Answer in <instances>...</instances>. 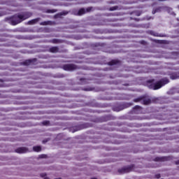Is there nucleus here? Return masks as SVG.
I'll return each instance as SVG.
<instances>
[{
    "label": "nucleus",
    "instance_id": "nucleus-1",
    "mask_svg": "<svg viewBox=\"0 0 179 179\" xmlns=\"http://www.w3.org/2000/svg\"><path fill=\"white\" fill-rule=\"evenodd\" d=\"M31 16H33V13L30 11H25L21 13L15 14L10 17H6L5 21H10V24L12 26H16V24L22 23V22L31 17Z\"/></svg>",
    "mask_w": 179,
    "mask_h": 179
},
{
    "label": "nucleus",
    "instance_id": "nucleus-2",
    "mask_svg": "<svg viewBox=\"0 0 179 179\" xmlns=\"http://www.w3.org/2000/svg\"><path fill=\"white\" fill-rule=\"evenodd\" d=\"M170 82L169 79L167 78H163L155 84L152 85L151 89H153V90H159V89H161V87H163L165 85H167Z\"/></svg>",
    "mask_w": 179,
    "mask_h": 179
},
{
    "label": "nucleus",
    "instance_id": "nucleus-3",
    "mask_svg": "<svg viewBox=\"0 0 179 179\" xmlns=\"http://www.w3.org/2000/svg\"><path fill=\"white\" fill-rule=\"evenodd\" d=\"M135 169V165H129L127 166H124L122 169L117 170L120 174H127V173H131Z\"/></svg>",
    "mask_w": 179,
    "mask_h": 179
},
{
    "label": "nucleus",
    "instance_id": "nucleus-4",
    "mask_svg": "<svg viewBox=\"0 0 179 179\" xmlns=\"http://www.w3.org/2000/svg\"><path fill=\"white\" fill-rule=\"evenodd\" d=\"M62 69H64V71H72L78 69V66L73 64H66L62 66Z\"/></svg>",
    "mask_w": 179,
    "mask_h": 179
},
{
    "label": "nucleus",
    "instance_id": "nucleus-5",
    "mask_svg": "<svg viewBox=\"0 0 179 179\" xmlns=\"http://www.w3.org/2000/svg\"><path fill=\"white\" fill-rule=\"evenodd\" d=\"M37 62V59H27L22 62L25 66H29V65H34Z\"/></svg>",
    "mask_w": 179,
    "mask_h": 179
},
{
    "label": "nucleus",
    "instance_id": "nucleus-6",
    "mask_svg": "<svg viewBox=\"0 0 179 179\" xmlns=\"http://www.w3.org/2000/svg\"><path fill=\"white\" fill-rule=\"evenodd\" d=\"M27 152H29V148L26 147H20L15 149L16 153L22 154V153H27Z\"/></svg>",
    "mask_w": 179,
    "mask_h": 179
},
{
    "label": "nucleus",
    "instance_id": "nucleus-7",
    "mask_svg": "<svg viewBox=\"0 0 179 179\" xmlns=\"http://www.w3.org/2000/svg\"><path fill=\"white\" fill-rule=\"evenodd\" d=\"M150 103H152V100L150 99L147 98L145 96H143L141 104H144V106H149Z\"/></svg>",
    "mask_w": 179,
    "mask_h": 179
},
{
    "label": "nucleus",
    "instance_id": "nucleus-8",
    "mask_svg": "<svg viewBox=\"0 0 179 179\" xmlns=\"http://www.w3.org/2000/svg\"><path fill=\"white\" fill-rule=\"evenodd\" d=\"M120 64H121V61L118 59H113L108 63V65H109L110 66H113L114 65H120Z\"/></svg>",
    "mask_w": 179,
    "mask_h": 179
},
{
    "label": "nucleus",
    "instance_id": "nucleus-9",
    "mask_svg": "<svg viewBox=\"0 0 179 179\" xmlns=\"http://www.w3.org/2000/svg\"><path fill=\"white\" fill-rule=\"evenodd\" d=\"M49 52H52V54H57V52H59V48L58 46H53L49 49Z\"/></svg>",
    "mask_w": 179,
    "mask_h": 179
},
{
    "label": "nucleus",
    "instance_id": "nucleus-10",
    "mask_svg": "<svg viewBox=\"0 0 179 179\" xmlns=\"http://www.w3.org/2000/svg\"><path fill=\"white\" fill-rule=\"evenodd\" d=\"M155 162H167L169 160V157H157L155 158Z\"/></svg>",
    "mask_w": 179,
    "mask_h": 179
},
{
    "label": "nucleus",
    "instance_id": "nucleus-11",
    "mask_svg": "<svg viewBox=\"0 0 179 179\" xmlns=\"http://www.w3.org/2000/svg\"><path fill=\"white\" fill-rule=\"evenodd\" d=\"M68 13H69V12L66 11V10H64L59 13H57L55 15V19L58 18V17H61L62 16H66V15H68Z\"/></svg>",
    "mask_w": 179,
    "mask_h": 179
},
{
    "label": "nucleus",
    "instance_id": "nucleus-12",
    "mask_svg": "<svg viewBox=\"0 0 179 179\" xmlns=\"http://www.w3.org/2000/svg\"><path fill=\"white\" fill-rule=\"evenodd\" d=\"M85 13H86V9H85L84 8H82L78 10L77 15L78 16H82Z\"/></svg>",
    "mask_w": 179,
    "mask_h": 179
},
{
    "label": "nucleus",
    "instance_id": "nucleus-13",
    "mask_svg": "<svg viewBox=\"0 0 179 179\" xmlns=\"http://www.w3.org/2000/svg\"><path fill=\"white\" fill-rule=\"evenodd\" d=\"M151 35L154 36V37H166V35H164L163 34H159L155 31H151Z\"/></svg>",
    "mask_w": 179,
    "mask_h": 179
},
{
    "label": "nucleus",
    "instance_id": "nucleus-14",
    "mask_svg": "<svg viewBox=\"0 0 179 179\" xmlns=\"http://www.w3.org/2000/svg\"><path fill=\"white\" fill-rule=\"evenodd\" d=\"M39 21H40V17L35 18V19L29 20L28 22V24H36V23H37Z\"/></svg>",
    "mask_w": 179,
    "mask_h": 179
},
{
    "label": "nucleus",
    "instance_id": "nucleus-15",
    "mask_svg": "<svg viewBox=\"0 0 179 179\" xmlns=\"http://www.w3.org/2000/svg\"><path fill=\"white\" fill-rule=\"evenodd\" d=\"M42 148L40 145H36L33 147V151L36 152L37 153L41 152Z\"/></svg>",
    "mask_w": 179,
    "mask_h": 179
},
{
    "label": "nucleus",
    "instance_id": "nucleus-16",
    "mask_svg": "<svg viewBox=\"0 0 179 179\" xmlns=\"http://www.w3.org/2000/svg\"><path fill=\"white\" fill-rule=\"evenodd\" d=\"M52 24V22L51 21H44L40 23L41 26H48Z\"/></svg>",
    "mask_w": 179,
    "mask_h": 179
},
{
    "label": "nucleus",
    "instance_id": "nucleus-17",
    "mask_svg": "<svg viewBox=\"0 0 179 179\" xmlns=\"http://www.w3.org/2000/svg\"><path fill=\"white\" fill-rule=\"evenodd\" d=\"M142 100H143V96H139V97H138V98L134 99L133 100V101H134V103H139V101H141V103H142Z\"/></svg>",
    "mask_w": 179,
    "mask_h": 179
},
{
    "label": "nucleus",
    "instance_id": "nucleus-18",
    "mask_svg": "<svg viewBox=\"0 0 179 179\" xmlns=\"http://www.w3.org/2000/svg\"><path fill=\"white\" fill-rule=\"evenodd\" d=\"M50 43H52V44H59L61 41L59 39L54 38L50 41Z\"/></svg>",
    "mask_w": 179,
    "mask_h": 179
},
{
    "label": "nucleus",
    "instance_id": "nucleus-19",
    "mask_svg": "<svg viewBox=\"0 0 179 179\" xmlns=\"http://www.w3.org/2000/svg\"><path fill=\"white\" fill-rule=\"evenodd\" d=\"M43 125H44L45 127H50V122L49 120H45L42 122Z\"/></svg>",
    "mask_w": 179,
    "mask_h": 179
},
{
    "label": "nucleus",
    "instance_id": "nucleus-20",
    "mask_svg": "<svg viewBox=\"0 0 179 179\" xmlns=\"http://www.w3.org/2000/svg\"><path fill=\"white\" fill-rule=\"evenodd\" d=\"M55 12H57L55 9H48L46 10V13H55Z\"/></svg>",
    "mask_w": 179,
    "mask_h": 179
},
{
    "label": "nucleus",
    "instance_id": "nucleus-21",
    "mask_svg": "<svg viewBox=\"0 0 179 179\" xmlns=\"http://www.w3.org/2000/svg\"><path fill=\"white\" fill-rule=\"evenodd\" d=\"M117 9H118V6H115L113 7H110L109 8V10H110L111 12L114 11V10H117Z\"/></svg>",
    "mask_w": 179,
    "mask_h": 179
},
{
    "label": "nucleus",
    "instance_id": "nucleus-22",
    "mask_svg": "<svg viewBox=\"0 0 179 179\" xmlns=\"http://www.w3.org/2000/svg\"><path fill=\"white\" fill-rule=\"evenodd\" d=\"M155 43H157L158 44H164V41L163 40H154Z\"/></svg>",
    "mask_w": 179,
    "mask_h": 179
},
{
    "label": "nucleus",
    "instance_id": "nucleus-23",
    "mask_svg": "<svg viewBox=\"0 0 179 179\" xmlns=\"http://www.w3.org/2000/svg\"><path fill=\"white\" fill-rule=\"evenodd\" d=\"M93 9V7H88L86 8L85 10V13H89V12H92V10Z\"/></svg>",
    "mask_w": 179,
    "mask_h": 179
},
{
    "label": "nucleus",
    "instance_id": "nucleus-24",
    "mask_svg": "<svg viewBox=\"0 0 179 179\" xmlns=\"http://www.w3.org/2000/svg\"><path fill=\"white\" fill-rule=\"evenodd\" d=\"M134 110H142V107L136 105L134 107Z\"/></svg>",
    "mask_w": 179,
    "mask_h": 179
},
{
    "label": "nucleus",
    "instance_id": "nucleus-25",
    "mask_svg": "<svg viewBox=\"0 0 179 179\" xmlns=\"http://www.w3.org/2000/svg\"><path fill=\"white\" fill-rule=\"evenodd\" d=\"M40 176L42 178H47V173H41Z\"/></svg>",
    "mask_w": 179,
    "mask_h": 179
},
{
    "label": "nucleus",
    "instance_id": "nucleus-26",
    "mask_svg": "<svg viewBox=\"0 0 179 179\" xmlns=\"http://www.w3.org/2000/svg\"><path fill=\"white\" fill-rule=\"evenodd\" d=\"M39 157H40V159H45V157H47V155L43 154V155H41L39 156Z\"/></svg>",
    "mask_w": 179,
    "mask_h": 179
},
{
    "label": "nucleus",
    "instance_id": "nucleus-27",
    "mask_svg": "<svg viewBox=\"0 0 179 179\" xmlns=\"http://www.w3.org/2000/svg\"><path fill=\"white\" fill-rule=\"evenodd\" d=\"M132 106V103H127L124 104V107H131Z\"/></svg>",
    "mask_w": 179,
    "mask_h": 179
},
{
    "label": "nucleus",
    "instance_id": "nucleus-28",
    "mask_svg": "<svg viewBox=\"0 0 179 179\" xmlns=\"http://www.w3.org/2000/svg\"><path fill=\"white\" fill-rule=\"evenodd\" d=\"M160 177H162L160 173H157V174L155 175V178H160Z\"/></svg>",
    "mask_w": 179,
    "mask_h": 179
},
{
    "label": "nucleus",
    "instance_id": "nucleus-29",
    "mask_svg": "<svg viewBox=\"0 0 179 179\" xmlns=\"http://www.w3.org/2000/svg\"><path fill=\"white\" fill-rule=\"evenodd\" d=\"M114 111H121V110L117 109V108H114Z\"/></svg>",
    "mask_w": 179,
    "mask_h": 179
},
{
    "label": "nucleus",
    "instance_id": "nucleus-30",
    "mask_svg": "<svg viewBox=\"0 0 179 179\" xmlns=\"http://www.w3.org/2000/svg\"><path fill=\"white\" fill-rule=\"evenodd\" d=\"M85 90L86 92H87V91H90V90H91V89L85 88Z\"/></svg>",
    "mask_w": 179,
    "mask_h": 179
},
{
    "label": "nucleus",
    "instance_id": "nucleus-31",
    "mask_svg": "<svg viewBox=\"0 0 179 179\" xmlns=\"http://www.w3.org/2000/svg\"><path fill=\"white\" fill-rule=\"evenodd\" d=\"M176 164L178 165L179 164V159L176 162Z\"/></svg>",
    "mask_w": 179,
    "mask_h": 179
},
{
    "label": "nucleus",
    "instance_id": "nucleus-32",
    "mask_svg": "<svg viewBox=\"0 0 179 179\" xmlns=\"http://www.w3.org/2000/svg\"><path fill=\"white\" fill-rule=\"evenodd\" d=\"M3 16V13H0V17Z\"/></svg>",
    "mask_w": 179,
    "mask_h": 179
},
{
    "label": "nucleus",
    "instance_id": "nucleus-33",
    "mask_svg": "<svg viewBox=\"0 0 179 179\" xmlns=\"http://www.w3.org/2000/svg\"><path fill=\"white\" fill-rule=\"evenodd\" d=\"M148 82H149L150 83H152V80H149Z\"/></svg>",
    "mask_w": 179,
    "mask_h": 179
},
{
    "label": "nucleus",
    "instance_id": "nucleus-34",
    "mask_svg": "<svg viewBox=\"0 0 179 179\" xmlns=\"http://www.w3.org/2000/svg\"><path fill=\"white\" fill-rule=\"evenodd\" d=\"M158 1H167V0H158Z\"/></svg>",
    "mask_w": 179,
    "mask_h": 179
},
{
    "label": "nucleus",
    "instance_id": "nucleus-35",
    "mask_svg": "<svg viewBox=\"0 0 179 179\" xmlns=\"http://www.w3.org/2000/svg\"><path fill=\"white\" fill-rule=\"evenodd\" d=\"M152 13H156V11H154Z\"/></svg>",
    "mask_w": 179,
    "mask_h": 179
}]
</instances>
